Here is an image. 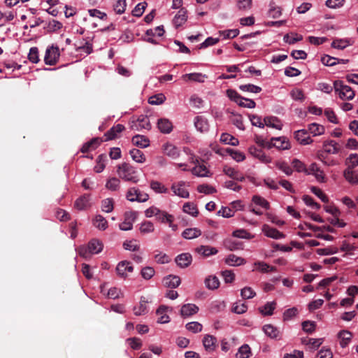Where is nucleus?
<instances>
[{
	"label": "nucleus",
	"instance_id": "42",
	"mask_svg": "<svg viewBox=\"0 0 358 358\" xmlns=\"http://www.w3.org/2000/svg\"><path fill=\"white\" fill-rule=\"evenodd\" d=\"M205 285L209 289L218 288L220 285L219 279L216 276H209L205 280Z\"/></svg>",
	"mask_w": 358,
	"mask_h": 358
},
{
	"label": "nucleus",
	"instance_id": "46",
	"mask_svg": "<svg viewBox=\"0 0 358 358\" xmlns=\"http://www.w3.org/2000/svg\"><path fill=\"white\" fill-rule=\"evenodd\" d=\"M225 262L229 266H239L244 263V259L235 255H230L226 259Z\"/></svg>",
	"mask_w": 358,
	"mask_h": 358
},
{
	"label": "nucleus",
	"instance_id": "35",
	"mask_svg": "<svg viewBox=\"0 0 358 358\" xmlns=\"http://www.w3.org/2000/svg\"><path fill=\"white\" fill-rule=\"evenodd\" d=\"M89 252L97 254L103 250V244L99 240L93 239L88 243Z\"/></svg>",
	"mask_w": 358,
	"mask_h": 358
},
{
	"label": "nucleus",
	"instance_id": "57",
	"mask_svg": "<svg viewBox=\"0 0 358 358\" xmlns=\"http://www.w3.org/2000/svg\"><path fill=\"white\" fill-rule=\"evenodd\" d=\"M202 328V325L198 322H191L186 324V329L193 333L201 332Z\"/></svg>",
	"mask_w": 358,
	"mask_h": 358
},
{
	"label": "nucleus",
	"instance_id": "43",
	"mask_svg": "<svg viewBox=\"0 0 358 358\" xmlns=\"http://www.w3.org/2000/svg\"><path fill=\"white\" fill-rule=\"evenodd\" d=\"M220 141L225 144H229L234 146L238 145L239 143L237 138L227 133H224L221 135Z\"/></svg>",
	"mask_w": 358,
	"mask_h": 358
},
{
	"label": "nucleus",
	"instance_id": "50",
	"mask_svg": "<svg viewBox=\"0 0 358 358\" xmlns=\"http://www.w3.org/2000/svg\"><path fill=\"white\" fill-rule=\"evenodd\" d=\"M239 89L243 92L252 93H259L262 91V88L260 87L252 84L241 85L239 86Z\"/></svg>",
	"mask_w": 358,
	"mask_h": 358
},
{
	"label": "nucleus",
	"instance_id": "52",
	"mask_svg": "<svg viewBox=\"0 0 358 358\" xmlns=\"http://www.w3.org/2000/svg\"><path fill=\"white\" fill-rule=\"evenodd\" d=\"M120 180L117 178L113 177L110 178L107 181L106 184V187L110 190L116 191L120 187Z\"/></svg>",
	"mask_w": 358,
	"mask_h": 358
},
{
	"label": "nucleus",
	"instance_id": "22",
	"mask_svg": "<svg viewBox=\"0 0 358 358\" xmlns=\"http://www.w3.org/2000/svg\"><path fill=\"white\" fill-rule=\"evenodd\" d=\"M323 148L324 152L328 154H337L340 151L338 143L333 140L324 141Z\"/></svg>",
	"mask_w": 358,
	"mask_h": 358
},
{
	"label": "nucleus",
	"instance_id": "56",
	"mask_svg": "<svg viewBox=\"0 0 358 358\" xmlns=\"http://www.w3.org/2000/svg\"><path fill=\"white\" fill-rule=\"evenodd\" d=\"M123 248L127 250L137 251L139 250V245L136 240L126 241L123 243Z\"/></svg>",
	"mask_w": 358,
	"mask_h": 358
},
{
	"label": "nucleus",
	"instance_id": "9",
	"mask_svg": "<svg viewBox=\"0 0 358 358\" xmlns=\"http://www.w3.org/2000/svg\"><path fill=\"white\" fill-rule=\"evenodd\" d=\"M294 138L301 145H308L313 143V140L306 129H301L295 131Z\"/></svg>",
	"mask_w": 358,
	"mask_h": 358
},
{
	"label": "nucleus",
	"instance_id": "59",
	"mask_svg": "<svg viewBox=\"0 0 358 358\" xmlns=\"http://www.w3.org/2000/svg\"><path fill=\"white\" fill-rule=\"evenodd\" d=\"M219 34L224 39L234 38L239 34V31L238 29H229L220 31Z\"/></svg>",
	"mask_w": 358,
	"mask_h": 358
},
{
	"label": "nucleus",
	"instance_id": "16",
	"mask_svg": "<svg viewBox=\"0 0 358 358\" xmlns=\"http://www.w3.org/2000/svg\"><path fill=\"white\" fill-rule=\"evenodd\" d=\"M185 185V182L180 181L179 182L174 183L171 186V189L174 192V194L177 196H179L182 198H188L189 196V192L183 188Z\"/></svg>",
	"mask_w": 358,
	"mask_h": 358
},
{
	"label": "nucleus",
	"instance_id": "32",
	"mask_svg": "<svg viewBox=\"0 0 358 358\" xmlns=\"http://www.w3.org/2000/svg\"><path fill=\"white\" fill-rule=\"evenodd\" d=\"M185 81H196L199 83H203L206 76L200 73H192L185 74L182 76Z\"/></svg>",
	"mask_w": 358,
	"mask_h": 358
},
{
	"label": "nucleus",
	"instance_id": "25",
	"mask_svg": "<svg viewBox=\"0 0 358 358\" xmlns=\"http://www.w3.org/2000/svg\"><path fill=\"white\" fill-rule=\"evenodd\" d=\"M195 252L204 257H209L210 255H215L217 253V250L208 245H201L195 248Z\"/></svg>",
	"mask_w": 358,
	"mask_h": 358
},
{
	"label": "nucleus",
	"instance_id": "10",
	"mask_svg": "<svg viewBox=\"0 0 358 358\" xmlns=\"http://www.w3.org/2000/svg\"><path fill=\"white\" fill-rule=\"evenodd\" d=\"M263 331L272 339L280 340L282 338L281 331L272 324H265L263 327Z\"/></svg>",
	"mask_w": 358,
	"mask_h": 358
},
{
	"label": "nucleus",
	"instance_id": "8",
	"mask_svg": "<svg viewBox=\"0 0 358 358\" xmlns=\"http://www.w3.org/2000/svg\"><path fill=\"white\" fill-rule=\"evenodd\" d=\"M124 216V220L120 224L119 227L122 231L131 230L133 227V222L136 220V213L134 212H126Z\"/></svg>",
	"mask_w": 358,
	"mask_h": 358
},
{
	"label": "nucleus",
	"instance_id": "14",
	"mask_svg": "<svg viewBox=\"0 0 358 358\" xmlns=\"http://www.w3.org/2000/svg\"><path fill=\"white\" fill-rule=\"evenodd\" d=\"M124 130V126L120 124L113 126L110 128L106 134L105 136L106 139L105 141L113 140L118 137V134H120L122 131Z\"/></svg>",
	"mask_w": 358,
	"mask_h": 358
},
{
	"label": "nucleus",
	"instance_id": "44",
	"mask_svg": "<svg viewBox=\"0 0 358 358\" xmlns=\"http://www.w3.org/2000/svg\"><path fill=\"white\" fill-rule=\"evenodd\" d=\"M150 188L155 191L156 193H167L168 189L161 182L152 180L150 182Z\"/></svg>",
	"mask_w": 358,
	"mask_h": 358
},
{
	"label": "nucleus",
	"instance_id": "33",
	"mask_svg": "<svg viewBox=\"0 0 358 358\" xmlns=\"http://www.w3.org/2000/svg\"><path fill=\"white\" fill-rule=\"evenodd\" d=\"M134 145L145 148L149 145V140L144 136L142 135H136L132 138L131 140Z\"/></svg>",
	"mask_w": 358,
	"mask_h": 358
},
{
	"label": "nucleus",
	"instance_id": "3",
	"mask_svg": "<svg viewBox=\"0 0 358 358\" xmlns=\"http://www.w3.org/2000/svg\"><path fill=\"white\" fill-rule=\"evenodd\" d=\"M227 95L231 101L236 102L241 107L254 108L256 106V103L253 100L241 96L234 90H227Z\"/></svg>",
	"mask_w": 358,
	"mask_h": 358
},
{
	"label": "nucleus",
	"instance_id": "63",
	"mask_svg": "<svg viewBox=\"0 0 358 358\" xmlns=\"http://www.w3.org/2000/svg\"><path fill=\"white\" fill-rule=\"evenodd\" d=\"M275 305L276 303L275 302H268L260 311L264 315H271L273 310L275 308Z\"/></svg>",
	"mask_w": 358,
	"mask_h": 358
},
{
	"label": "nucleus",
	"instance_id": "47",
	"mask_svg": "<svg viewBox=\"0 0 358 358\" xmlns=\"http://www.w3.org/2000/svg\"><path fill=\"white\" fill-rule=\"evenodd\" d=\"M208 172L206 166L204 165L196 166L192 169V173L199 177L208 176Z\"/></svg>",
	"mask_w": 358,
	"mask_h": 358
},
{
	"label": "nucleus",
	"instance_id": "45",
	"mask_svg": "<svg viewBox=\"0 0 358 358\" xmlns=\"http://www.w3.org/2000/svg\"><path fill=\"white\" fill-rule=\"evenodd\" d=\"M183 211L186 213H188L193 217H196L199 214V210L196 206L189 202L185 203L183 206Z\"/></svg>",
	"mask_w": 358,
	"mask_h": 358
},
{
	"label": "nucleus",
	"instance_id": "58",
	"mask_svg": "<svg viewBox=\"0 0 358 358\" xmlns=\"http://www.w3.org/2000/svg\"><path fill=\"white\" fill-rule=\"evenodd\" d=\"M126 6V0H117L114 4L113 8L117 14H122L124 12Z\"/></svg>",
	"mask_w": 358,
	"mask_h": 358
},
{
	"label": "nucleus",
	"instance_id": "4",
	"mask_svg": "<svg viewBox=\"0 0 358 358\" xmlns=\"http://www.w3.org/2000/svg\"><path fill=\"white\" fill-rule=\"evenodd\" d=\"M334 88L339 97L343 100H352L355 97V94L352 89L344 85L341 80L334 81Z\"/></svg>",
	"mask_w": 358,
	"mask_h": 358
},
{
	"label": "nucleus",
	"instance_id": "54",
	"mask_svg": "<svg viewBox=\"0 0 358 358\" xmlns=\"http://www.w3.org/2000/svg\"><path fill=\"white\" fill-rule=\"evenodd\" d=\"M28 59L32 63H38L39 62L38 49L36 47H32L29 50Z\"/></svg>",
	"mask_w": 358,
	"mask_h": 358
},
{
	"label": "nucleus",
	"instance_id": "31",
	"mask_svg": "<svg viewBox=\"0 0 358 358\" xmlns=\"http://www.w3.org/2000/svg\"><path fill=\"white\" fill-rule=\"evenodd\" d=\"M225 153L229 155L237 162H242L245 159V156L243 152L233 150L231 148H226L224 150V153L222 155H224Z\"/></svg>",
	"mask_w": 358,
	"mask_h": 358
},
{
	"label": "nucleus",
	"instance_id": "28",
	"mask_svg": "<svg viewBox=\"0 0 358 358\" xmlns=\"http://www.w3.org/2000/svg\"><path fill=\"white\" fill-rule=\"evenodd\" d=\"M265 125L280 130L282 129V124L277 117L267 116L264 118Z\"/></svg>",
	"mask_w": 358,
	"mask_h": 358
},
{
	"label": "nucleus",
	"instance_id": "37",
	"mask_svg": "<svg viewBox=\"0 0 358 358\" xmlns=\"http://www.w3.org/2000/svg\"><path fill=\"white\" fill-rule=\"evenodd\" d=\"M167 308H168L164 306H161L157 310V315L160 316L157 320L159 323L164 324L169 322V317L166 314Z\"/></svg>",
	"mask_w": 358,
	"mask_h": 358
},
{
	"label": "nucleus",
	"instance_id": "6",
	"mask_svg": "<svg viewBox=\"0 0 358 358\" xmlns=\"http://www.w3.org/2000/svg\"><path fill=\"white\" fill-rule=\"evenodd\" d=\"M131 129L135 131H140L143 129L150 130L151 124L148 116L141 115L136 120L131 122Z\"/></svg>",
	"mask_w": 358,
	"mask_h": 358
},
{
	"label": "nucleus",
	"instance_id": "34",
	"mask_svg": "<svg viewBox=\"0 0 358 358\" xmlns=\"http://www.w3.org/2000/svg\"><path fill=\"white\" fill-rule=\"evenodd\" d=\"M92 222L93 225L100 230L103 231L108 227L107 220L101 215H96Z\"/></svg>",
	"mask_w": 358,
	"mask_h": 358
},
{
	"label": "nucleus",
	"instance_id": "20",
	"mask_svg": "<svg viewBox=\"0 0 358 358\" xmlns=\"http://www.w3.org/2000/svg\"><path fill=\"white\" fill-rule=\"evenodd\" d=\"M164 153L169 157L175 159L180 156L179 149L171 143H166L164 145Z\"/></svg>",
	"mask_w": 358,
	"mask_h": 358
},
{
	"label": "nucleus",
	"instance_id": "12",
	"mask_svg": "<svg viewBox=\"0 0 358 358\" xmlns=\"http://www.w3.org/2000/svg\"><path fill=\"white\" fill-rule=\"evenodd\" d=\"M175 262L180 268H186L191 264L192 257L189 253H182L176 257Z\"/></svg>",
	"mask_w": 358,
	"mask_h": 358
},
{
	"label": "nucleus",
	"instance_id": "64",
	"mask_svg": "<svg viewBox=\"0 0 358 358\" xmlns=\"http://www.w3.org/2000/svg\"><path fill=\"white\" fill-rule=\"evenodd\" d=\"M333 354L330 349L322 348L317 353V358H332Z\"/></svg>",
	"mask_w": 358,
	"mask_h": 358
},
{
	"label": "nucleus",
	"instance_id": "21",
	"mask_svg": "<svg viewBox=\"0 0 358 358\" xmlns=\"http://www.w3.org/2000/svg\"><path fill=\"white\" fill-rule=\"evenodd\" d=\"M180 282V278L178 275H169L163 279L164 286L170 288L178 287Z\"/></svg>",
	"mask_w": 358,
	"mask_h": 358
},
{
	"label": "nucleus",
	"instance_id": "53",
	"mask_svg": "<svg viewBox=\"0 0 358 358\" xmlns=\"http://www.w3.org/2000/svg\"><path fill=\"white\" fill-rule=\"evenodd\" d=\"M250 353L251 352L249 345L246 344L243 345L239 348L238 352L236 354V358H248Z\"/></svg>",
	"mask_w": 358,
	"mask_h": 358
},
{
	"label": "nucleus",
	"instance_id": "15",
	"mask_svg": "<svg viewBox=\"0 0 358 358\" xmlns=\"http://www.w3.org/2000/svg\"><path fill=\"white\" fill-rule=\"evenodd\" d=\"M249 152L264 163L271 162V158L266 156L261 148L259 149L255 146H251L249 148Z\"/></svg>",
	"mask_w": 358,
	"mask_h": 358
},
{
	"label": "nucleus",
	"instance_id": "27",
	"mask_svg": "<svg viewBox=\"0 0 358 358\" xmlns=\"http://www.w3.org/2000/svg\"><path fill=\"white\" fill-rule=\"evenodd\" d=\"M62 27V24L55 20H51L49 22H45L43 29L48 33L55 32Z\"/></svg>",
	"mask_w": 358,
	"mask_h": 358
},
{
	"label": "nucleus",
	"instance_id": "51",
	"mask_svg": "<svg viewBox=\"0 0 358 358\" xmlns=\"http://www.w3.org/2000/svg\"><path fill=\"white\" fill-rule=\"evenodd\" d=\"M165 100V96L160 93L150 96L148 99V103L151 105H159L163 103Z\"/></svg>",
	"mask_w": 358,
	"mask_h": 358
},
{
	"label": "nucleus",
	"instance_id": "61",
	"mask_svg": "<svg viewBox=\"0 0 358 358\" xmlns=\"http://www.w3.org/2000/svg\"><path fill=\"white\" fill-rule=\"evenodd\" d=\"M349 45V41L346 39H335L331 43V46L334 48L343 50Z\"/></svg>",
	"mask_w": 358,
	"mask_h": 358
},
{
	"label": "nucleus",
	"instance_id": "60",
	"mask_svg": "<svg viewBox=\"0 0 358 358\" xmlns=\"http://www.w3.org/2000/svg\"><path fill=\"white\" fill-rule=\"evenodd\" d=\"M164 34V27L162 25L158 26L155 29H150L146 31V35L148 36H162Z\"/></svg>",
	"mask_w": 358,
	"mask_h": 358
},
{
	"label": "nucleus",
	"instance_id": "1",
	"mask_svg": "<svg viewBox=\"0 0 358 358\" xmlns=\"http://www.w3.org/2000/svg\"><path fill=\"white\" fill-rule=\"evenodd\" d=\"M347 169L343 171L345 179L351 185H358V175L354 173L353 169L358 166V155L350 154L346 159Z\"/></svg>",
	"mask_w": 358,
	"mask_h": 358
},
{
	"label": "nucleus",
	"instance_id": "49",
	"mask_svg": "<svg viewBox=\"0 0 358 358\" xmlns=\"http://www.w3.org/2000/svg\"><path fill=\"white\" fill-rule=\"evenodd\" d=\"M252 201L256 205L260 206L264 209H268L270 208L269 203L263 197L255 195L252 196Z\"/></svg>",
	"mask_w": 358,
	"mask_h": 358
},
{
	"label": "nucleus",
	"instance_id": "62",
	"mask_svg": "<svg viewBox=\"0 0 358 358\" xmlns=\"http://www.w3.org/2000/svg\"><path fill=\"white\" fill-rule=\"evenodd\" d=\"M153 224L150 221H145L140 227V231L143 234L151 233L154 231Z\"/></svg>",
	"mask_w": 358,
	"mask_h": 358
},
{
	"label": "nucleus",
	"instance_id": "29",
	"mask_svg": "<svg viewBox=\"0 0 358 358\" xmlns=\"http://www.w3.org/2000/svg\"><path fill=\"white\" fill-rule=\"evenodd\" d=\"M308 173L313 174L317 180L320 182H324V174L323 171L320 169L316 163H313L309 167Z\"/></svg>",
	"mask_w": 358,
	"mask_h": 358
},
{
	"label": "nucleus",
	"instance_id": "48",
	"mask_svg": "<svg viewBox=\"0 0 358 358\" xmlns=\"http://www.w3.org/2000/svg\"><path fill=\"white\" fill-rule=\"evenodd\" d=\"M156 219L163 223L164 222H171L173 221L174 218L172 215L169 214L166 211H162L159 210V212L156 215Z\"/></svg>",
	"mask_w": 358,
	"mask_h": 358
},
{
	"label": "nucleus",
	"instance_id": "18",
	"mask_svg": "<svg viewBox=\"0 0 358 358\" xmlns=\"http://www.w3.org/2000/svg\"><path fill=\"white\" fill-rule=\"evenodd\" d=\"M134 268L131 265L130 262L127 261L120 262L116 267L117 274L123 278H125L127 276V271L132 272Z\"/></svg>",
	"mask_w": 358,
	"mask_h": 358
},
{
	"label": "nucleus",
	"instance_id": "23",
	"mask_svg": "<svg viewBox=\"0 0 358 358\" xmlns=\"http://www.w3.org/2000/svg\"><path fill=\"white\" fill-rule=\"evenodd\" d=\"M187 20V10L181 8L173 20V23L176 28L183 24Z\"/></svg>",
	"mask_w": 358,
	"mask_h": 358
},
{
	"label": "nucleus",
	"instance_id": "5",
	"mask_svg": "<svg viewBox=\"0 0 358 358\" xmlns=\"http://www.w3.org/2000/svg\"><path fill=\"white\" fill-rule=\"evenodd\" d=\"M59 56L60 52L59 48L52 45L46 49L44 62L47 65H55L59 59Z\"/></svg>",
	"mask_w": 358,
	"mask_h": 358
},
{
	"label": "nucleus",
	"instance_id": "30",
	"mask_svg": "<svg viewBox=\"0 0 358 358\" xmlns=\"http://www.w3.org/2000/svg\"><path fill=\"white\" fill-rule=\"evenodd\" d=\"M201 235V231L198 228H187L182 233V236L185 239H192Z\"/></svg>",
	"mask_w": 358,
	"mask_h": 358
},
{
	"label": "nucleus",
	"instance_id": "24",
	"mask_svg": "<svg viewBox=\"0 0 358 358\" xmlns=\"http://www.w3.org/2000/svg\"><path fill=\"white\" fill-rule=\"evenodd\" d=\"M199 311V307L195 304L187 303L182 306L180 314L182 317H189L196 314Z\"/></svg>",
	"mask_w": 358,
	"mask_h": 358
},
{
	"label": "nucleus",
	"instance_id": "2",
	"mask_svg": "<svg viewBox=\"0 0 358 358\" xmlns=\"http://www.w3.org/2000/svg\"><path fill=\"white\" fill-rule=\"evenodd\" d=\"M118 176L124 181L137 183L138 180V172L131 164L124 162L117 166Z\"/></svg>",
	"mask_w": 358,
	"mask_h": 358
},
{
	"label": "nucleus",
	"instance_id": "26",
	"mask_svg": "<svg viewBox=\"0 0 358 358\" xmlns=\"http://www.w3.org/2000/svg\"><path fill=\"white\" fill-rule=\"evenodd\" d=\"M194 126L201 132L207 131L209 128L207 120L201 116H196L194 118Z\"/></svg>",
	"mask_w": 358,
	"mask_h": 358
},
{
	"label": "nucleus",
	"instance_id": "7",
	"mask_svg": "<svg viewBox=\"0 0 358 358\" xmlns=\"http://www.w3.org/2000/svg\"><path fill=\"white\" fill-rule=\"evenodd\" d=\"M271 142L268 143L267 148L270 149L273 147L278 150H288L290 148L289 141L285 137L272 138Z\"/></svg>",
	"mask_w": 358,
	"mask_h": 358
},
{
	"label": "nucleus",
	"instance_id": "38",
	"mask_svg": "<svg viewBox=\"0 0 358 358\" xmlns=\"http://www.w3.org/2000/svg\"><path fill=\"white\" fill-rule=\"evenodd\" d=\"M338 337L341 338V346L345 348L351 341L352 334L347 330H343L338 333Z\"/></svg>",
	"mask_w": 358,
	"mask_h": 358
},
{
	"label": "nucleus",
	"instance_id": "41",
	"mask_svg": "<svg viewBox=\"0 0 358 358\" xmlns=\"http://www.w3.org/2000/svg\"><path fill=\"white\" fill-rule=\"evenodd\" d=\"M107 159V157L106 155H100L98 156L96 159V165L94 166V171L96 173H101L105 169V162Z\"/></svg>",
	"mask_w": 358,
	"mask_h": 358
},
{
	"label": "nucleus",
	"instance_id": "55",
	"mask_svg": "<svg viewBox=\"0 0 358 358\" xmlns=\"http://www.w3.org/2000/svg\"><path fill=\"white\" fill-rule=\"evenodd\" d=\"M113 199H106L101 202V209L106 213H110L113 210Z\"/></svg>",
	"mask_w": 358,
	"mask_h": 358
},
{
	"label": "nucleus",
	"instance_id": "39",
	"mask_svg": "<svg viewBox=\"0 0 358 358\" xmlns=\"http://www.w3.org/2000/svg\"><path fill=\"white\" fill-rule=\"evenodd\" d=\"M129 154L135 162L138 163H143L145 161V157L142 151L138 149H132Z\"/></svg>",
	"mask_w": 358,
	"mask_h": 358
},
{
	"label": "nucleus",
	"instance_id": "19",
	"mask_svg": "<svg viewBox=\"0 0 358 358\" xmlns=\"http://www.w3.org/2000/svg\"><path fill=\"white\" fill-rule=\"evenodd\" d=\"M157 127L162 133L169 134L173 129V124L169 119L160 118L157 122Z\"/></svg>",
	"mask_w": 358,
	"mask_h": 358
},
{
	"label": "nucleus",
	"instance_id": "11",
	"mask_svg": "<svg viewBox=\"0 0 358 358\" xmlns=\"http://www.w3.org/2000/svg\"><path fill=\"white\" fill-rule=\"evenodd\" d=\"M202 342L205 350L208 352L215 351L217 346V338L212 335H205Z\"/></svg>",
	"mask_w": 358,
	"mask_h": 358
},
{
	"label": "nucleus",
	"instance_id": "13",
	"mask_svg": "<svg viewBox=\"0 0 358 358\" xmlns=\"http://www.w3.org/2000/svg\"><path fill=\"white\" fill-rule=\"evenodd\" d=\"M263 231L264 234L269 238L274 239H281L285 238V234L275 228L269 227L268 225H264Z\"/></svg>",
	"mask_w": 358,
	"mask_h": 358
},
{
	"label": "nucleus",
	"instance_id": "17",
	"mask_svg": "<svg viewBox=\"0 0 358 358\" xmlns=\"http://www.w3.org/2000/svg\"><path fill=\"white\" fill-rule=\"evenodd\" d=\"M90 206V194H87L77 199L74 203V207L79 210H85Z\"/></svg>",
	"mask_w": 358,
	"mask_h": 358
},
{
	"label": "nucleus",
	"instance_id": "40",
	"mask_svg": "<svg viewBox=\"0 0 358 358\" xmlns=\"http://www.w3.org/2000/svg\"><path fill=\"white\" fill-rule=\"evenodd\" d=\"M148 301L145 299L144 296H141L140 300V304L138 307H135L134 308V314L136 315H141L147 313V306L146 303Z\"/></svg>",
	"mask_w": 358,
	"mask_h": 358
},
{
	"label": "nucleus",
	"instance_id": "36",
	"mask_svg": "<svg viewBox=\"0 0 358 358\" xmlns=\"http://www.w3.org/2000/svg\"><path fill=\"white\" fill-rule=\"evenodd\" d=\"M324 127L317 123H312L308 125V134H312L313 136L322 135L324 133Z\"/></svg>",
	"mask_w": 358,
	"mask_h": 358
}]
</instances>
